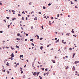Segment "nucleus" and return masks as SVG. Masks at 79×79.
<instances>
[{"mask_svg": "<svg viewBox=\"0 0 79 79\" xmlns=\"http://www.w3.org/2000/svg\"><path fill=\"white\" fill-rule=\"evenodd\" d=\"M26 36H27V35H28V34H26Z\"/></svg>", "mask_w": 79, "mask_h": 79, "instance_id": "nucleus-46", "label": "nucleus"}, {"mask_svg": "<svg viewBox=\"0 0 79 79\" xmlns=\"http://www.w3.org/2000/svg\"><path fill=\"white\" fill-rule=\"evenodd\" d=\"M52 61L53 62V63H55V60H52Z\"/></svg>", "mask_w": 79, "mask_h": 79, "instance_id": "nucleus-5", "label": "nucleus"}, {"mask_svg": "<svg viewBox=\"0 0 79 79\" xmlns=\"http://www.w3.org/2000/svg\"><path fill=\"white\" fill-rule=\"evenodd\" d=\"M10 25H8L7 27H8V28H10Z\"/></svg>", "mask_w": 79, "mask_h": 79, "instance_id": "nucleus-17", "label": "nucleus"}, {"mask_svg": "<svg viewBox=\"0 0 79 79\" xmlns=\"http://www.w3.org/2000/svg\"><path fill=\"white\" fill-rule=\"evenodd\" d=\"M45 71H48V69H45Z\"/></svg>", "mask_w": 79, "mask_h": 79, "instance_id": "nucleus-30", "label": "nucleus"}, {"mask_svg": "<svg viewBox=\"0 0 79 79\" xmlns=\"http://www.w3.org/2000/svg\"><path fill=\"white\" fill-rule=\"evenodd\" d=\"M34 20H37V18L35 17L34 19Z\"/></svg>", "mask_w": 79, "mask_h": 79, "instance_id": "nucleus-12", "label": "nucleus"}, {"mask_svg": "<svg viewBox=\"0 0 79 79\" xmlns=\"http://www.w3.org/2000/svg\"><path fill=\"white\" fill-rule=\"evenodd\" d=\"M25 41H27V39H26L25 40Z\"/></svg>", "mask_w": 79, "mask_h": 79, "instance_id": "nucleus-62", "label": "nucleus"}, {"mask_svg": "<svg viewBox=\"0 0 79 79\" xmlns=\"http://www.w3.org/2000/svg\"><path fill=\"white\" fill-rule=\"evenodd\" d=\"M16 19V18H15L14 19H12V21H14Z\"/></svg>", "mask_w": 79, "mask_h": 79, "instance_id": "nucleus-15", "label": "nucleus"}, {"mask_svg": "<svg viewBox=\"0 0 79 79\" xmlns=\"http://www.w3.org/2000/svg\"><path fill=\"white\" fill-rule=\"evenodd\" d=\"M62 43H63L64 44H66V42H64V40H62Z\"/></svg>", "mask_w": 79, "mask_h": 79, "instance_id": "nucleus-2", "label": "nucleus"}, {"mask_svg": "<svg viewBox=\"0 0 79 79\" xmlns=\"http://www.w3.org/2000/svg\"><path fill=\"white\" fill-rule=\"evenodd\" d=\"M48 6H50V5H51V3L48 4Z\"/></svg>", "mask_w": 79, "mask_h": 79, "instance_id": "nucleus-22", "label": "nucleus"}, {"mask_svg": "<svg viewBox=\"0 0 79 79\" xmlns=\"http://www.w3.org/2000/svg\"><path fill=\"white\" fill-rule=\"evenodd\" d=\"M44 48L43 47H42V46H41L40 47V49L41 50H42V48Z\"/></svg>", "mask_w": 79, "mask_h": 79, "instance_id": "nucleus-10", "label": "nucleus"}, {"mask_svg": "<svg viewBox=\"0 0 79 79\" xmlns=\"http://www.w3.org/2000/svg\"><path fill=\"white\" fill-rule=\"evenodd\" d=\"M17 35L18 36H19V35H20V34H19V33L18 34H17Z\"/></svg>", "mask_w": 79, "mask_h": 79, "instance_id": "nucleus-19", "label": "nucleus"}, {"mask_svg": "<svg viewBox=\"0 0 79 79\" xmlns=\"http://www.w3.org/2000/svg\"><path fill=\"white\" fill-rule=\"evenodd\" d=\"M69 68V67H68V66H67L65 68V69H67Z\"/></svg>", "mask_w": 79, "mask_h": 79, "instance_id": "nucleus-14", "label": "nucleus"}, {"mask_svg": "<svg viewBox=\"0 0 79 79\" xmlns=\"http://www.w3.org/2000/svg\"><path fill=\"white\" fill-rule=\"evenodd\" d=\"M75 66H73V67L72 70L73 71H74V70H75Z\"/></svg>", "mask_w": 79, "mask_h": 79, "instance_id": "nucleus-3", "label": "nucleus"}, {"mask_svg": "<svg viewBox=\"0 0 79 79\" xmlns=\"http://www.w3.org/2000/svg\"><path fill=\"white\" fill-rule=\"evenodd\" d=\"M75 8H78V7H77V6H75Z\"/></svg>", "mask_w": 79, "mask_h": 79, "instance_id": "nucleus-47", "label": "nucleus"}, {"mask_svg": "<svg viewBox=\"0 0 79 79\" xmlns=\"http://www.w3.org/2000/svg\"><path fill=\"white\" fill-rule=\"evenodd\" d=\"M53 50V48H52L50 50Z\"/></svg>", "mask_w": 79, "mask_h": 79, "instance_id": "nucleus-55", "label": "nucleus"}, {"mask_svg": "<svg viewBox=\"0 0 79 79\" xmlns=\"http://www.w3.org/2000/svg\"><path fill=\"white\" fill-rule=\"evenodd\" d=\"M25 13H27V11H25Z\"/></svg>", "mask_w": 79, "mask_h": 79, "instance_id": "nucleus-51", "label": "nucleus"}, {"mask_svg": "<svg viewBox=\"0 0 79 79\" xmlns=\"http://www.w3.org/2000/svg\"><path fill=\"white\" fill-rule=\"evenodd\" d=\"M17 40H20V39H19V38H17Z\"/></svg>", "mask_w": 79, "mask_h": 79, "instance_id": "nucleus-27", "label": "nucleus"}, {"mask_svg": "<svg viewBox=\"0 0 79 79\" xmlns=\"http://www.w3.org/2000/svg\"><path fill=\"white\" fill-rule=\"evenodd\" d=\"M76 55V53H74V54H73V58H74V55Z\"/></svg>", "mask_w": 79, "mask_h": 79, "instance_id": "nucleus-11", "label": "nucleus"}, {"mask_svg": "<svg viewBox=\"0 0 79 79\" xmlns=\"http://www.w3.org/2000/svg\"><path fill=\"white\" fill-rule=\"evenodd\" d=\"M15 47H16V48H19V47L17 45H16V46H15Z\"/></svg>", "mask_w": 79, "mask_h": 79, "instance_id": "nucleus-16", "label": "nucleus"}, {"mask_svg": "<svg viewBox=\"0 0 79 79\" xmlns=\"http://www.w3.org/2000/svg\"><path fill=\"white\" fill-rule=\"evenodd\" d=\"M33 28V27H31V29H32Z\"/></svg>", "mask_w": 79, "mask_h": 79, "instance_id": "nucleus-52", "label": "nucleus"}, {"mask_svg": "<svg viewBox=\"0 0 79 79\" xmlns=\"http://www.w3.org/2000/svg\"><path fill=\"white\" fill-rule=\"evenodd\" d=\"M59 16H60V15H59V14H58L57 16V18H58V17H59Z\"/></svg>", "mask_w": 79, "mask_h": 79, "instance_id": "nucleus-29", "label": "nucleus"}, {"mask_svg": "<svg viewBox=\"0 0 79 79\" xmlns=\"http://www.w3.org/2000/svg\"><path fill=\"white\" fill-rule=\"evenodd\" d=\"M3 21H4L5 22V23H6V20H4Z\"/></svg>", "mask_w": 79, "mask_h": 79, "instance_id": "nucleus-57", "label": "nucleus"}, {"mask_svg": "<svg viewBox=\"0 0 79 79\" xmlns=\"http://www.w3.org/2000/svg\"><path fill=\"white\" fill-rule=\"evenodd\" d=\"M70 2H71V4H73V2H72V1H71Z\"/></svg>", "mask_w": 79, "mask_h": 79, "instance_id": "nucleus-41", "label": "nucleus"}, {"mask_svg": "<svg viewBox=\"0 0 79 79\" xmlns=\"http://www.w3.org/2000/svg\"><path fill=\"white\" fill-rule=\"evenodd\" d=\"M47 18V17L46 16L44 17V18Z\"/></svg>", "mask_w": 79, "mask_h": 79, "instance_id": "nucleus-59", "label": "nucleus"}, {"mask_svg": "<svg viewBox=\"0 0 79 79\" xmlns=\"http://www.w3.org/2000/svg\"><path fill=\"white\" fill-rule=\"evenodd\" d=\"M34 40L33 39H32L30 40V41H32Z\"/></svg>", "mask_w": 79, "mask_h": 79, "instance_id": "nucleus-24", "label": "nucleus"}, {"mask_svg": "<svg viewBox=\"0 0 79 79\" xmlns=\"http://www.w3.org/2000/svg\"><path fill=\"white\" fill-rule=\"evenodd\" d=\"M55 19H58L57 18H56V17H55Z\"/></svg>", "mask_w": 79, "mask_h": 79, "instance_id": "nucleus-48", "label": "nucleus"}, {"mask_svg": "<svg viewBox=\"0 0 79 79\" xmlns=\"http://www.w3.org/2000/svg\"><path fill=\"white\" fill-rule=\"evenodd\" d=\"M30 16V15H27L28 17H29Z\"/></svg>", "mask_w": 79, "mask_h": 79, "instance_id": "nucleus-56", "label": "nucleus"}, {"mask_svg": "<svg viewBox=\"0 0 79 79\" xmlns=\"http://www.w3.org/2000/svg\"><path fill=\"white\" fill-rule=\"evenodd\" d=\"M20 58H21V57H22V58H23V55H20Z\"/></svg>", "mask_w": 79, "mask_h": 79, "instance_id": "nucleus-13", "label": "nucleus"}, {"mask_svg": "<svg viewBox=\"0 0 79 79\" xmlns=\"http://www.w3.org/2000/svg\"><path fill=\"white\" fill-rule=\"evenodd\" d=\"M5 41H2V42H3V43H5Z\"/></svg>", "mask_w": 79, "mask_h": 79, "instance_id": "nucleus-63", "label": "nucleus"}, {"mask_svg": "<svg viewBox=\"0 0 79 79\" xmlns=\"http://www.w3.org/2000/svg\"><path fill=\"white\" fill-rule=\"evenodd\" d=\"M32 46H34V44L33 43L32 44Z\"/></svg>", "mask_w": 79, "mask_h": 79, "instance_id": "nucleus-45", "label": "nucleus"}, {"mask_svg": "<svg viewBox=\"0 0 79 79\" xmlns=\"http://www.w3.org/2000/svg\"><path fill=\"white\" fill-rule=\"evenodd\" d=\"M75 63V64H77V63H79V61H75V62H74Z\"/></svg>", "mask_w": 79, "mask_h": 79, "instance_id": "nucleus-4", "label": "nucleus"}, {"mask_svg": "<svg viewBox=\"0 0 79 79\" xmlns=\"http://www.w3.org/2000/svg\"><path fill=\"white\" fill-rule=\"evenodd\" d=\"M17 65H19V63H17L16 65L17 66Z\"/></svg>", "mask_w": 79, "mask_h": 79, "instance_id": "nucleus-38", "label": "nucleus"}, {"mask_svg": "<svg viewBox=\"0 0 79 79\" xmlns=\"http://www.w3.org/2000/svg\"><path fill=\"white\" fill-rule=\"evenodd\" d=\"M59 41H60V40H59V39H58L56 41L55 43H57V42H58Z\"/></svg>", "mask_w": 79, "mask_h": 79, "instance_id": "nucleus-9", "label": "nucleus"}, {"mask_svg": "<svg viewBox=\"0 0 79 79\" xmlns=\"http://www.w3.org/2000/svg\"><path fill=\"white\" fill-rule=\"evenodd\" d=\"M42 39H43V38H41L40 39V40H42Z\"/></svg>", "mask_w": 79, "mask_h": 79, "instance_id": "nucleus-36", "label": "nucleus"}, {"mask_svg": "<svg viewBox=\"0 0 79 79\" xmlns=\"http://www.w3.org/2000/svg\"><path fill=\"white\" fill-rule=\"evenodd\" d=\"M13 14H14V15H15V12H14L13 13Z\"/></svg>", "mask_w": 79, "mask_h": 79, "instance_id": "nucleus-58", "label": "nucleus"}, {"mask_svg": "<svg viewBox=\"0 0 79 79\" xmlns=\"http://www.w3.org/2000/svg\"><path fill=\"white\" fill-rule=\"evenodd\" d=\"M72 48H69V50H72Z\"/></svg>", "mask_w": 79, "mask_h": 79, "instance_id": "nucleus-23", "label": "nucleus"}, {"mask_svg": "<svg viewBox=\"0 0 79 79\" xmlns=\"http://www.w3.org/2000/svg\"><path fill=\"white\" fill-rule=\"evenodd\" d=\"M6 18L7 19H9L10 18H9V17H7Z\"/></svg>", "mask_w": 79, "mask_h": 79, "instance_id": "nucleus-35", "label": "nucleus"}, {"mask_svg": "<svg viewBox=\"0 0 79 79\" xmlns=\"http://www.w3.org/2000/svg\"><path fill=\"white\" fill-rule=\"evenodd\" d=\"M7 74H9V73H10V72L9 71H7Z\"/></svg>", "mask_w": 79, "mask_h": 79, "instance_id": "nucleus-21", "label": "nucleus"}, {"mask_svg": "<svg viewBox=\"0 0 79 79\" xmlns=\"http://www.w3.org/2000/svg\"><path fill=\"white\" fill-rule=\"evenodd\" d=\"M18 16H21V15L20 14H18Z\"/></svg>", "mask_w": 79, "mask_h": 79, "instance_id": "nucleus-28", "label": "nucleus"}, {"mask_svg": "<svg viewBox=\"0 0 79 79\" xmlns=\"http://www.w3.org/2000/svg\"><path fill=\"white\" fill-rule=\"evenodd\" d=\"M27 62H29V61H28V60H27Z\"/></svg>", "mask_w": 79, "mask_h": 79, "instance_id": "nucleus-53", "label": "nucleus"}, {"mask_svg": "<svg viewBox=\"0 0 79 79\" xmlns=\"http://www.w3.org/2000/svg\"><path fill=\"white\" fill-rule=\"evenodd\" d=\"M39 73H40L39 72H38L37 73L34 72V73L33 74V75H34V76H36V75H37V76H38Z\"/></svg>", "mask_w": 79, "mask_h": 79, "instance_id": "nucleus-1", "label": "nucleus"}, {"mask_svg": "<svg viewBox=\"0 0 79 79\" xmlns=\"http://www.w3.org/2000/svg\"><path fill=\"white\" fill-rule=\"evenodd\" d=\"M51 45V44H49L47 46V47H49V46H50V45Z\"/></svg>", "mask_w": 79, "mask_h": 79, "instance_id": "nucleus-32", "label": "nucleus"}, {"mask_svg": "<svg viewBox=\"0 0 79 79\" xmlns=\"http://www.w3.org/2000/svg\"><path fill=\"white\" fill-rule=\"evenodd\" d=\"M10 59H11V60H13V58L12 57H10Z\"/></svg>", "mask_w": 79, "mask_h": 79, "instance_id": "nucleus-26", "label": "nucleus"}, {"mask_svg": "<svg viewBox=\"0 0 79 79\" xmlns=\"http://www.w3.org/2000/svg\"><path fill=\"white\" fill-rule=\"evenodd\" d=\"M43 9H44V10H45V8H46L45 6H43Z\"/></svg>", "mask_w": 79, "mask_h": 79, "instance_id": "nucleus-18", "label": "nucleus"}, {"mask_svg": "<svg viewBox=\"0 0 79 79\" xmlns=\"http://www.w3.org/2000/svg\"><path fill=\"white\" fill-rule=\"evenodd\" d=\"M65 57L66 58H68V56H65Z\"/></svg>", "mask_w": 79, "mask_h": 79, "instance_id": "nucleus-60", "label": "nucleus"}, {"mask_svg": "<svg viewBox=\"0 0 79 79\" xmlns=\"http://www.w3.org/2000/svg\"><path fill=\"white\" fill-rule=\"evenodd\" d=\"M0 5H2V2H0Z\"/></svg>", "mask_w": 79, "mask_h": 79, "instance_id": "nucleus-44", "label": "nucleus"}, {"mask_svg": "<svg viewBox=\"0 0 79 79\" xmlns=\"http://www.w3.org/2000/svg\"><path fill=\"white\" fill-rule=\"evenodd\" d=\"M20 69H21L20 71H22V68L21 67H20Z\"/></svg>", "mask_w": 79, "mask_h": 79, "instance_id": "nucleus-43", "label": "nucleus"}, {"mask_svg": "<svg viewBox=\"0 0 79 79\" xmlns=\"http://www.w3.org/2000/svg\"><path fill=\"white\" fill-rule=\"evenodd\" d=\"M51 19H53V17H51Z\"/></svg>", "mask_w": 79, "mask_h": 79, "instance_id": "nucleus-61", "label": "nucleus"}, {"mask_svg": "<svg viewBox=\"0 0 79 79\" xmlns=\"http://www.w3.org/2000/svg\"><path fill=\"white\" fill-rule=\"evenodd\" d=\"M57 40V38H55V40Z\"/></svg>", "mask_w": 79, "mask_h": 79, "instance_id": "nucleus-40", "label": "nucleus"}, {"mask_svg": "<svg viewBox=\"0 0 79 79\" xmlns=\"http://www.w3.org/2000/svg\"><path fill=\"white\" fill-rule=\"evenodd\" d=\"M39 14H40V15L41 14V12H39Z\"/></svg>", "mask_w": 79, "mask_h": 79, "instance_id": "nucleus-39", "label": "nucleus"}, {"mask_svg": "<svg viewBox=\"0 0 79 79\" xmlns=\"http://www.w3.org/2000/svg\"><path fill=\"white\" fill-rule=\"evenodd\" d=\"M8 64H9V63H8V62H7L6 63V65L7 66H10V65Z\"/></svg>", "mask_w": 79, "mask_h": 79, "instance_id": "nucleus-7", "label": "nucleus"}, {"mask_svg": "<svg viewBox=\"0 0 79 79\" xmlns=\"http://www.w3.org/2000/svg\"><path fill=\"white\" fill-rule=\"evenodd\" d=\"M66 35H68V36H69V34H68L67 33L66 34Z\"/></svg>", "mask_w": 79, "mask_h": 79, "instance_id": "nucleus-42", "label": "nucleus"}, {"mask_svg": "<svg viewBox=\"0 0 79 79\" xmlns=\"http://www.w3.org/2000/svg\"><path fill=\"white\" fill-rule=\"evenodd\" d=\"M41 69H42L43 71H44V68H42Z\"/></svg>", "mask_w": 79, "mask_h": 79, "instance_id": "nucleus-31", "label": "nucleus"}, {"mask_svg": "<svg viewBox=\"0 0 79 79\" xmlns=\"http://www.w3.org/2000/svg\"><path fill=\"white\" fill-rule=\"evenodd\" d=\"M11 49H12V50H13V47H11Z\"/></svg>", "mask_w": 79, "mask_h": 79, "instance_id": "nucleus-54", "label": "nucleus"}, {"mask_svg": "<svg viewBox=\"0 0 79 79\" xmlns=\"http://www.w3.org/2000/svg\"><path fill=\"white\" fill-rule=\"evenodd\" d=\"M22 20H24V17H22Z\"/></svg>", "mask_w": 79, "mask_h": 79, "instance_id": "nucleus-25", "label": "nucleus"}, {"mask_svg": "<svg viewBox=\"0 0 79 79\" xmlns=\"http://www.w3.org/2000/svg\"><path fill=\"white\" fill-rule=\"evenodd\" d=\"M0 33H3V31H0Z\"/></svg>", "mask_w": 79, "mask_h": 79, "instance_id": "nucleus-33", "label": "nucleus"}, {"mask_svg": "<svg viewBox=\"0 0 79 79\" xmlns=\"http://www.w3.org/2000/svg\"><path fill=\"white\" fill-rule=\"evenodd\" d=\"M44 27V26H41L42 29H44V27Z\"/></svg>", "mask_w": 79, "mask_h": 79, "instance_id": "nucleus-20", "label": "nucleus"}, {"mask_svg": "<svg viewBox=\"0 0 79 79\" xmlns=\"http://www.w3.org/2000/svg\"><path fill=\"white\" fill-rule=\"evenodd\" d=\"M12 12H14V13L15 12V11L14 10H12Z\"/></svg>", "mask_w": 79, "mask_h": 79, "instance_id": "nucleus-34", "label": "nucleus"}, {"mask_svg": "<svg viewBox=\"0 0 79 79\" xmlns=\"http://www.w3.org/2000/svg\"><path fill=\"white\" fill-rule=\"evenodd\" d=\"M74 31V29H72V33H74V31Z\"/></svg>", "mask_w": 79, "mask_h": 79, "instance_id": "nucleus-8", "label": "nucleus"}, {"mask_svg": "<svg viewBox=\"0 0 79 79\" xmlns=\"http://www.w3.org/2000/svg\"><path fill=\"white\" fill-rule=\"evenodd\" d=\"M73 36H74V37H76V35L75 36V35H73Z\"/></svg>", "mask_w": 79, "mask_h": 79, "instance_id": "nucleus-49", "label": "nucleus"}, {"mask_svg": "<svg viewBox=\"0 0 79 79\" xmlns=\"http://www.w3.org/2000/svg\"><path fill=\"white\" fill-rule=\"evenodd\" d=\"M40 79H42V77H41L40 78Z\"/></svg>", "mask_w": 79, "mask_h": 79, "instance_id": "nucleus-64", "label": "nucleus"}, {"mask_svg": "<svg viewBox=\"0 0 79 79\" xmlns=\"http://www.w3.org/2000/svg\"><path fill=\"white\" fill-rule=\"evenodd\" d=\"M11 56L12 57H14V54L13 53H12L11 55Z\"/></svg>", "mask_w": 79, "mask_h": 79, "instance_id": "nucleus-6", "label": "nucleus"}, {"mask_svg": "<svg viewBox=\"0 0 79 79\" xmlns=\"http://www.w3.org/2000/svg\"><path fill=\"white\" fill-rule=\"evenodd\" d=\"M21 71V74H23V71Z\"/></svg>", "mask_w": 79, "mask_h": 79, "instance_id": "nucleus-37", "label": "nucleus"}, {"mask_svg": "<svg viewBox=\"0 0 79 79\" xmlns=\"http://www.w3.org/2000/svg\"><path fill=\"white\" fill-rule=\"evenodd\" d=\"M29 5H31V3H29Z\"/></svg>", "mask_w": 79, "mask_h": 79, "instance_id": "nucleus-50", "label": "nucleus"}]
</instances>
